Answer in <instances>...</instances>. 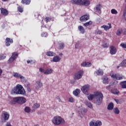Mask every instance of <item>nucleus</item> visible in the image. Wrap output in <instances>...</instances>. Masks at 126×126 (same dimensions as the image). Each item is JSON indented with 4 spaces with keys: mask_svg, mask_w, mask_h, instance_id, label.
I'll return each mask as SVG.
<instances>
[{
    "mask_svg": "<svg viewBox=\"0 0 126 126\" xmlns=\"http://www.w3.org/2000/svg\"><path fill=\"white\" fill-rule=\"evenodd\" d=\"M52 123L55 126H60V125H64L65 121L62 117L56 116L53 118Z\"/></svg>",
    "mask_w": 126,
    "mask_h": 126,
    "instance_id": "f257e3e1",
    "label": "nucleus"
},
{
    "mask_svg": "<svg viewBox=\"0 0 126 126\" xmlns=\"http://www.w3.org/2000/svg\"><path fill=\"white\" fill-rule=\"evenodd\" d=\"M12 93L13 94H20L21 95L25 94V90L21 85H17L16 88L13 89Z\"/></svg>",
    "mask_w": 126,
    "mask_h": 126,
    "instance_id": "f03ea898",
    "label": "nucleus"
},
{
    "mask_svg": "<svg viewBox=\"0 0 126 126\" xmlns=\"http://www.w3.org/2000/svg\"><path fill=\"white\" fill-rule=\"evenodd\" d=\"M71 2L74 4H80V5H85V6L90 4L89 0H71Z\"/></svg>",
    "mask_w": 126,
    "mask_h": 126,
    "instance_id": "7ed1b4c3",
    "label": "nucleus"
},
{
    "mask_svg": "<svg viewBox=\"0 0 126 126\" xmlns=\"http://www.w3.org/2000/svg\"><path fill=\"white\" fill-rule=\"evenodd\" d=\"M102 100H103V94H102V93L96 92L94 103H96V105H101Z\"/></svg>",
    "mask_w": 126,
    "mask_h": 126,
    "instance_id": "20e7f679",
    "label": "nucleus"
},
{
    "mask_svg": "<svg viewBox=\"0 0 126 126\" xmlns=\"http://www.w3.org/2000/svg\"><path fill=\"white\" fill-rule=\"evenodd\" d=\"M84 74V72L83 70H81L75 73L74 75V79L75 80H79L81 78H82L83 75Z\"/></svg>",
    "mask_w": 126,
    "mask_h": 126,
    "instance_id": "39448f33",
    "label": "nucleus"
},
{
    "mask_svg": "<svg viewBox=\"0 0 126 126\" xmlns=\"http://www.w3.org/2000/svg\"><path fill=\"white\" fill-rule=\"evenodd\" d=\"M89 89H90V85H85L81 88L82 92L85 95H89V93L88 92Z\"/></svg>",
    "mask_w": 126,
    "mask_h": 126,
    "instance_id": "423d86ee",
    "label": "nucleus"
},
{
    "mask_svg": "<svg viewBox=\"0 0 126 126\" xmlns=\"http://www.w3.org/2000/svg\"><path fill=\"white\" fill-rule=\"evenodd\" d=\"M18 56V54L16 52H14L12 53V56L11 58L8 60V63H13L15 60V59L17 58Z\"/></svg>",
    "mask_w": 126,
    "mask_h": 126,
    "instance_id": "0eeeda50",
    "label": "nucleus"
},
{
    "mask_svg": "<svg viewBox=\"0 0 126 126\" xmlns=\"http://www.w3.org/2000/svg\"><path fill=\"white\" fill-rule=\"evenodd\" d=\"M111 77L112 78H114L117 80H122L123 79V76H121V75L119 74H110Z\"/></svg>",
    "mask_w": 126,
    "mask_h": 126,
    "instance_id": "6e6552de",
    "label": "nucleus"
},
{
    "mask_svg": "<svg viewBox=\"0 0 126 126\" xmlns=\"http://www.w3.org/2000/svg\"><path fill=\"white\" fill-rule=\"evenodd\" d=\"M86 112H87L86 109L82 107L80 108V110H79V112L80 114V117L81 118V119H82V118H83V116H84V114L86 113Z\"/></svg>",
    "mask_w": 126,
    "mask_h": 126,
    "instance_id": "1a4fd4ad",
    "label": "nucleus"
},
{
    "mask_svg": "<svg viewBox=\"0 0 126 126\" xmlns=\"http://www.w3.org/2000/svg\"><path fill=\"white\" fill-rule=\"evenodd\" d=\"M26 102V98L23 97H18V104L22 105Z\"/></svg>",
    "mask_w": 126,
    "mask_h": 126,
    "instance_id": "9d476101",
    "label": "nucleus"
},
{
    "mask_svg": "<svg viewBox=\"0 0 126 126\" xmlns=\"http://www.w3.org/2000/svg\"><path fill=\"white\" fill-rule=\"evenodd\" d=\"M2 118H3L5 121H8L9 119V113L7 112H4L2 114Z\"/></svg>",
    "mask_w": 126,
    "mask_h": 126,
    "instance_id": "9b49d317",
    "label": "nucleus"
},
{
    "mask_svg": "<svg viewBox=\"0 0 126 126\" xmlns=\"http://www.w3.org/2000/svg\"><path fill=\"white\" fill-rule=\"evenodd\" d=\"M117 53V48L114 46L110 47V54L111 55H116Z\"/></svg>",
    "mask_w": 126,
    "mask_h": 126,
    "instance_id": "f8f14e48",
    "label": "nucleus"
},
{
    "mask_svg": "<svg viewBox=\"0 0 126 126\" xmlns=\"http://www.w3.org/2000/svg\"><path fill=\"white\" fill-rule=\"evenodd\" d=\"M81 66L84 67H90L92 66V63L89 62H84L81 63Z\"/></svg>",
    "mask_w": 126,
    "mask_h": 126,
    "instance_id": "ddd939ff",
    "label": "nucleus"
},
{
    "mask_svg": "<svg viewBox=\"0 0 126 126\" xmlns=\"http://www.w3.org/2000/svg\"><path fill=\"white\" fill-rule=\"evenodd\" d=\"M88 19H89V15H84L80 18V20L82 21V22H85V21H87Z\"/></svg>",
    "mask_w": 126,
    "mask_h": 126,
    "instance_id": "4468645a",
    "label": "nucleus"
},
{
    "mask_svg": "<svg viewBox=\"0 0 126 126\" xmlns=\"http://www.w3.org/2000/svg\"><path fill=\"white\" fill-rule=\"evenodd\" d=\"M0 10L1 14L4 16H7V15H8V11L6 10V9L4 8H0Z\"/></svg>",
    "mask_w": 126,
    "mask_h": 126,
    "instance_id": "2eb2a0df",
    "label": "nucleus"
},
{
    "mask_svg": "<svg viewBox=\"0 0 126 126\" xmlns=\"http://www.w3.org/2000/svg\"><path fill=\"white\" fill-rule=\"evenodd\" d=\"M13 43V40L10 38H6L5 40V45L7 47L10 46V44H12Z\"/></svg>",
    "mask_w": 126,
    "mask_h": 126,
    "instance_id": "dca6fc26",
    "label": "nucleus"
},
{
    "mask_svg": "<svg viewBox=\"0 0 126 126\" xmlns=\"http://www.w3.org/2000/svg\"><path fill=\"white\" fill-rule=\"evenodd\" d=\"M108 26L104 25L101 27V28H103L105 31H108V30L112 28V24L111 23H108Z\"/></svg>",
    "mask_w": 126,
    "mask_h": 126,
    "instance_id": "f3484780",
    "label": "nucleus"
},
{
    "mask_svg": "<svg viewBox=\"0 0 126 126\" xmlns=\"http://www.w3.org/2000/svg\"><path fill=\"white\" fill-rule=\"evenodd\" d=\"M95 9L96 10V12H98L99 14H101V9H102V5H101V4H98L95 6Z\"/></svg>",
    "mask_w": 126,
    "mask_h": 126,
    "instance_id": "a211bd4d",
    "label": "nucleus"
},
{
    "mask_svg": "<svg viewBox=\"0 0 126 126\" xmlns=\"http://www.w3.org/2000/svg\"><path fill=\"white\" fill-rule=\"evenodd\" d=\"M53 71H54L53 69L48 68L44 71V74L46 75L52 74V73H53Z\"/></svg>",
    "mask_w": 126,
    "mask_h": 126,
    "instance_id": "6ab92c4d",
    "label": "nucleus"
},
{
    "mask_svg": "<svg viewBox=\"0 0 126 126\" xmlns=\"http://www.w3.org/2000/svg\"><path fill=\"white\" fill-rule=\"evenodd\" d=\"M25 87L27 88V91L28 93L31 92V91L32 90V89H31V85H30V83H25Z\"/></svg>",
    "mask_w": 126,
    "mask_h": 126,
    "instance_id": "aec40b11",
    "label": "nucleus"
},
{
    "mask_svg": "<svg viewBox=\"0 0 126 126\" xmlns=\"http://www.w3.org/2000/svg\"><path fill=\"white\" fill-rule=\"evenodd\" d=\"M39 108H40V103H35L32 106V109L33 111L37 110V109H39Z\"/></svg>",
    "mask_w": 126,
    "mask_h": 126,
    "instance_id": "412c9836",
    "label": "nucleus"
},
{
    "mask_svg": "<svg viewBox=\"0 0 126 126\" xmlns=\"http://www.w3.org/2000/svg\"><path fill=\"white\" fill-rule=\"evenodd\" d=\"M52 61L53 62V63H59V62L61 61V58L60 57V56H58L54 57Z\"/></svg>",
    "mask_w": 126,
    "mask_h": 126,
    "instance_id": "4be33fe9",
    "label": "nucleus"
},
{
    "mask_svg": "<svg viewBox=\"0 0 126 126\" xmlns=\"http://www.w3.org/2000/svg\"><path fill=\"white\" fill-rule=\"evenodd\" d=\"M73 94L76 97H77L79 94H80V89H76L75 91L73 92Z\"/></svg>",
    "mask_w": 126,
    "mask_h": 126,
    "instance_id": "5701e85b",
    "label": "nucleus"
},
{
    "mask_svg": "<svg viewBox=\"0 0 126 126\" xmlns=\"http://www.w3.org/2000/svg\"><path fill=\"white\" fill-rule=\"evenodd\" d=\"M10 103L13 104H15L16 103L18 104V97H14L11 100Z\"/></svg>",
    "mask_w": 126,
    "mask_h": 126,
    "instance_id": "b1692460",
    "label": "nucleus"
},
{
    "mask_svg": "<svg viewBox=\"0 0 126 126\" xmlns=\"http://www.w3.org/2000/svg\"><path fill=\"white\" fill-rule=\"evenodd\" d=\"M96 97V93H95L94 94H90L88 96V99L90 101H92L94 98Z\"/></svg>",
    "mask_w": 126,
    "mask_h": 126,
    "instance_id": "393cba45",
    "label": "nucleus"
},
{
    "mask_svg": "<svg viewBox=\"0 0 126 126\" xmlns=\"http://www.w3.org/2000/svg\"><path fill=\"white\" fill-rule=\"evenodd\" d=\"M101 79L103 81V84L107 85L109 83V78H108V77H102Z\"/></svg>",
    "mask_w": 126,
    "mask_h": 126,
    "instance_id": "a878e982",
    "label": "nucleus"
},
{
    "mask_svg": "<svg viewBox=\"0 0 126 126\" xmlns=\"http://www.w3.org/2000/svg\"><path fill=\"white\" fill-rule=\"evenodd\" d=\"M78 29L81 34H84V33H85V30L82 26H79L78 27Z\"/></svg>",
    "mask_w": 126,
    "mask_h": 126,
    "instance_id": "bb28decb",
    "label": "nucleus"
},
{
    "mask_svg": "<svg viewBox=\"0 0 126 126\" xmlns=\"http://www.w3.org/2000/svg\"><path fill=\"white\" fill-rule=\"evenodd\" d=\"M114 109V103L113 102H110L109 103L107 106V110L109 111H112Z\"/></svg>",
    "mask_w": 126,
    "mask_h": 126,
    "instance_id": "cd10ccee",
    "label": "nucleus"
},
{
    "mask_svg": "<svg viewBox=\"0 0 126 126\" xmlns=\"http://www.w3.org/2000/svg\"><path fill=\"white\" fill-rule=\"evenodd\" d=\"M95 73L97 75H103L104 74V71L101 69H98L95 71Z\"/></svg>",
    "mask_w": 126,
    "mask_h": 126,
    "instance_id": "c85d7f7f",
    "label": "nucleus"
},
{
    "mask_svg": "<svg viewBox=\"0 0 126 126\" xmlns=\"http://www.w3.org/2000/svg\"><path fill=\"white\" fill-rule=\"evenodd\" d=\"M36 88L39 89V88H41L43 86V84L41 82V81H37L36 82Z\"/></svg>",
    "mask_w": 126,
    "mask_h": 126,
    "instance_id": "c756f323",
    "label": "nucleus"
},
{
    "mask_svg": "<svg viewBox=\"0 0 126 126\" xmlns=\"http://www.w3.org/2000/svg\"><path fill=\"white\" fill-rule=\"evenodd\" d=\"M13 76L14 77H15L16 78H20L21 76H22L21 74L17 73V72H14L12 74Z\"/></svg>",
    "mask_w": 126,
    "mask_h": 126,
    "instance_id": "7c9ffc66",
    "label": "nucleus"
},
{
    "mask_svg": "<svg viewBox=\"0 0 126 126\" xmlns=\"http://www.w3.org/2000/svg\"><path fill=\"white\" fill-rule=\"evenodd\" d=\"M113 110V113H114L115 115H119V114H120V110H119V108H118V107H115Z\"/></svg>",
    "mask_w": 126,
    "mask_h": 126,
    "instance_id": "2f4dec72",
    "label": "nucleus"
},
{
    "mask_svg": "<svg viewBox=\"0 0 126 126\" xmlns=\"http://www.w3.org/2000/svg\"><path fill=\"white\" fill-rule=\"evenodd\" d=\"M56 54L52 51H48L46 53V55L48 56L49 57H53Z\"/></svg>",
    "mask_w": 126,
    "mask_h": 126,
    "instance_id": "473e14b6",
    "label": "nucleus"
},
{
    "mask_svg": "<svg viewBox=\"0 0 126 126\" xmlns=\"http://www.w3.org/2000/svg\"><path fill=\"white\" fill-rule=\"evenodd\" d=\"M120 85H121L122 88H126V81L120 82Z\"/></svg>",
    "mask_w": 126,
    "mask_h": 126,
    "instance_id": "72a5a7b5",
    "label": "nucleus"
},
{
    "mask_svg": "<svg viewBox=\"0 0 126 126\" xmlns=\"http://www.w3.org/2000/svg\"><path fill=\"white\" fill-rule=\"evenodd\" d=\"M30 2H31V0H22V3H25V4H30Z\"/></svg>",
    "mask_w": 126,
    "mask_h": 126,
    "instance_id": "f704fd0d",
    "label": "nucleus"
},
{
    "mask_svg": "<svg viewBox=\"0 0 126 126\" xmlns=\"http://www.w3.org/2000/svg\"><path fill=\"white\" fill-rule=\"evenodd\" d=\"M86 105L89 107L91 109H92L93 108V106H92V104L89 101H86Z\"/></svg>",
    "mask_w": 126,
    "mask_h": 126,
    "instance_id": "c9c22d12",
    "label": "nucleus"
},
{
    "mask_svg": "<svg viewBox=\"0 0 126 126\" xmlns=\"http://www.w3.org/2000/svg\"><path fill=\"white\" fill-rule=\"evenodd\" d=\"M96 126H102V122L100 120H97L95 122Z\"/></svg>",
    "mask_w": 126,
    "mask_h": 126,
    "instance_id": "e433bc0d",
    "label": "nucleus"
},
{
    "mask_svg": "<svg viewBox=\"0 0 126 126\" xmlns=\"http://www.w3.org/2000/svg\"><path fill=\"white\" fill-rule=\"evenodd\" d=\"M122 32L123 30L122 29H119L116 32V35L120 36V35H122Z\"/></svg>",
    "mask_w": 126,
    "mask_h": 126,
    "instance_id": "4c0bfd02",
    "label": "nucleus"
},
{
    "mask_svg": "<svg viewBox=\"0 0 126 126\" xmlns=\"http://www.w3.org/2000/svg\"><path fill=\"white\" fill-rule=\"evenodd\" d=\"M90 25H92V21H91L84 24V26L86 27H87V26H90Z\"/></svg>",
    "mask_w": 126,
    "mask_h": 126,
    "instance_id": "58836bf2",
    "label": "nucleus"
},
{
    "mask_svg": "<svg viewBox=\"0 0 126 126\" xmlns=\"http://www.w3.org/2000/svg\"><path fill=\"white\" fill-rule=\"evenodd\" d=\"M31 111V109H30V107L28 106H26L25 108V112H26V113H30Z\"/></svg>",
    "mask_w": 126,
    "mask_h": 126,
    "instance_id": "ea45409f",
    "label": "nucleus"
},
{
    "mask_svg": "<svg viewBox=\"0 0 126 126\" xmlns=\"http://www.w3.org/2000/svg\"><path fill=\"white\" fill-rule=\"evenodd\" d=\"M58 48L59 50H63V48H64V44L63 43L59 44V46Z\"/></svg>",
    "mask_w": 126,
    "mask_h": 126,
    "instance_id": "a19ab883",
    "label": "nucleus"
},
{
    "mask_svg": "<svg viewBox=\"0 0 126 126\" xmlns=\"http://www.w3.org/2000/svg\"><path fill=\"white\" fill-rule=\"evenodd\" d=\"M120 66H126V60H124L120 64Z\"/></svg>",
    "mask_w": 126,
    "mask_h": 126,
    "instance_id": "79ce46f5",
    "label": "nucleus"
},
{
    "mask_svg": "<svg viewBox=\"0 0 126 126\" xmlns=\"http://www.w3.org/2000/svg\"><path fill=\"white\" fill-rule=\"evenodd\" d=\"M22 82H23V83H25L26 82V78H25V77H24V76H21V77H20Z\"/></svg>",
    "mask_w": 126,
    "mask_h": 126,
    "instance_id": "37998d69",
    "label": "nucleus"
},
{
    "mask_svg": "<svg viewBox=\"0 0 126 126\" xmlns=\"http://www.w3.org/2000/svg\"><path fill=\"white\" fill-rule=\"evenodd\" d=\"M111 12L112 14H118V11L115 9H112L111 10Z\"/></svg>",
    "mask_w": 126,
    "mask_h": 126,
    "instance_id": "c03bdc74",
    "label": "nucleus"
},
{
    "mask_svg": "<svg viewBox=\"0 0 126 126\" xmlns=\"http://www.w3.org/2000/svg\"><path fill=\"white\" fill-rule=\"evenodd\" d=\"M90 126H96L95 121H91L89 123Z\"/></svg>",
    "mask_w": 126,
    "mask_h": 126,
    "instance_id": "a18cd8bd",
    "label": "nucleus"
},
{
    "mask_svg": "<svg viewBox=\"0 0 126 126\" xmlns=\"http://www.w3.org/2000/svg\"><path fill=\"white\" fill-rule=\"evenodd\" d=\"M68 101L70 103H73V102H74V101H75V99H74V98L72 97H71L70 98H69Z\"/></svg>",
    "mask_w": 126,
    "mask_h": 126,
    "instance_id": "49530a36",
    "label": "nucleus"
},
{
    "mask_svg": "<svg viewBox=\"0 0 126 126\" xmlns=\"http://www.w3.org/2000/svg\"><path fill=\"white\" fill-rule=\"evenodd\" d=\"M18 10L19 12H23V8L21 7L20 6L18 7Z\"/></svg>",
    "mask_w": 126,
    "mask_h": 126,
    "instance_id": "de8ad7c7",
    "label": "nucleus"
},
{
    "mask_svg": "<svg viewBox=\"0 0 126 126\" xmlns=\"http://www.w3.org/2000/svg\"><path fill=\"white\" fill-rule=\"evenodd\" d=\"M121 47H122L124 49H126V43H122L120 44Z\"/></svg>",
    "mask_w": 126,
    "mask_h": 126,
    "instance_id": "09e8293b",
    "label": "nucleus"
},
{
    "mask_svg": "<svg viewBox=\"0 0 126 126\" xmlns=\"http://www.w3.org/2000/svg\"><path fill=\"white\" fill-rule=\"evenodd\" d=\"M51 18L49 17H46L45 18V21H46V23H48L50 21H51Z\"/></svg>",
    "mask_w": 126,
    "mask_h": 126,
    "instance_id": "8fccbe9b",
    "label": "nucleus"
},
{
    "mask_svg": "<svg viewBox=\"0 0 126 126\" xmlns=\"http://www.w3.org/2000/svg\"><path fill=\"white\" fill-rule=\"evenodd\" d=\"M5 58V56L3 55H0V61H1V60H4Z\"/></svg>",
    "mask_w": 126,
    "mask_h": 126,
    "instance_id": "3c124183",
    "label": "nucleus"
},
{
    "mask_svg": "<svg viewBox=\"0 0 126 126\" xmlns=\"http://www.w3.org/2000/svg\"><path fill=\"white\" fill-rule=\"evenodd\" d=\"M113 93V94H115L117 95V94H119V93H120V92H119V91H118V90H114V92Z\"/></svg>",
    "mask_w": 126,
    "mask_h": 126,
    "instance_id": "603ef678",
    "label": "nucleus"
},
{
    "mask_svg": "<svg viewBox=\"0 0 126 126\" xmlns=\"http://www.w3.org/2000/svg\"><path fill=\"white\" fill-rule=\"evenodd\" d=\"M48 36V34L47 33H44L41 34L42 37H47Z\"/></svg>",
    "mask_w": 126,
    "mask_h": 126,
    "instance_id": "864d4df0",
    "label": "nucleus"
},
{
    "mask_svg": "<svg viewBox=\"0 0 126 126\" xmlns=\"http://www.w3.org/2000/svg\"><path fill=\"white\" fill-rule=\"evenodd\" d=\"M123 16H126V4L125 5V11L124 12Z\"/></svg>",
    "mask_w": 126,
    "mask_h": 126,
    "instance_id": "5fc2aeb1",
    "label": "nucleus"
},
{
    "mask_svg": "<svg viewBox=\"0 0 126 126\" xmlns=\"http://www.w3.org/2000/svg\"><path fill=\"white\" fill-rule=\"evenodd\" d=\"M39 71H40V72H45V70H44V69L42 68H39Z\"/></svg>",
    "mask_w": 126,
    "mask_h": 126,
    "instance_id": "6e6d98bb",
    "label": "nucleus"
},
{
    "mask_svg": "<svg viewBox=\"0 0 126 126\" xmlns=\"http://www.w3.org/2000/svg\"><path fill=\"white\" fill-rule=\"evenodd\" d=\"M102 46L104 48H108V44L106 43H104Z\"/></svg>",
    "mask_w": 126,
    "mask_h": 126,
    "instance_id": "4d7b16f0",
    "label": "nucleus"
},
{
    "mask_svg": "<svg viewBox=\"0 0 126 126\" xmlns=\"http://www.w3.org/2000/svg\"><path fill=\"white\" fill-rule=\"evenodd\" d=\"M97 34H98V35L102 34V31H98L96 32Z\"/></svg>",
    "mask_w": 126,
    "mask_h": 126,
    "instance_id": "13d9d810",
    "label": "nucleus"
},
{
    "mask_svg": "<svg viewBox=\"0 0 126 126\" xmlns=\"http://www.w3.org/2000/svg\"><path fill=\"white\" fill-rule=\"evenodd\" d=\"M6 126H11V124H10V123L7 122L6 125Z\"/></svg>",
    "mask_w": 126,
    "mask_h": 126,
    "instance_id": "bf43d9fd",
    "label": "nucleus"
},
{
    "mask_svg": "<svg viewBox=\"0 0 126 126\" xmlns=\"http://www.w3.org/2000/svg\"><path fill=\"white\" fill-rule=\"evenodd\" d=\"M56 98L58 100L59 102H61V98H60V96H58L56 97Z\"/></svg>",
    "mask_w": 126,
    "mask_h": 126,
    "instance_id": "052dcab7",
    "label": "nucleus"
},
{
    "mask_svg": "<svg viewBox=\"0 0 126 126\" xmlns=\"http://www.w3.org/2000/svg\"><path fill=\"white\" fill-rule=\"evenodd\" d=\"M114 100L116 102L117 104H119V103H120V101L119 100V99H114Z\"/></svg>",
    "mask_w": 126,
    "mask_h": 126,
    "instance_id": "680f3d73",
    "label": "nucleus"
},
{
    "mask_svg": "<svg viewBox=\"0 0 126 126\" xmlns=\"http://www.w3.org/2000/svg\"><path fill=\"white\" fill-rule=\"evenodd\" d=\"M27 63H32V61H27Z\"/></svg>",
    "mask_w": 126,
    "mask_h": 126,
    "instance_id": "e2e57ef3",
    "label": "nucleus"
},
{
    "mask_svg": "<svg viewBox=\"0 0 126 126\" xmlns=\"http://www.w3.org/2000/svg\"><path fill=\"white\" fill-rule=\"evenodd\" d=\"M2 73V70L1 69H0V76L1 75Z\"/></svg>",
    "mask_w": 126,
    "mask_h": 126,
    "instance_id": "0e129e2a",
    "label": "nucleus"
},
{
    "mask_svg": "<svg viewBox=\"0 0 126 126\" xmlns=\"http://www.w3.org/2000/svg\"><path fill=\"white\" fill-rule=\"evenodd\" d=\"M59 56H60L61 57H62V56H63V53H60L59 54Z\"/></svg>",
    "mask_w": 126,
    "mask_h": 126,
    "instance_id": "69168bd1",
    "label": "nucleus"
},
{
    "mask_svg": "<svg viewBox=\"0 0 126 126\" xmlns=\"http://www.w3.org/2000/svg\"><path fill=\"white\" fill-rule=\"evenodd\" d=\"M34 126H39V125H35Z\"/></svg>",
    "mask_w": 126,
    "mask_h": 126,
    "instance_id": "338daca9",
    "label": "nucleus"
},
{
    "mask_svg": "<svg viewBox=\"0 0 126 126\" xmlns=\"http://www.w3.org/2000/svg\"><path fill=\"white\" fill-rule=\"evenodd\" d=\"M125 2H126V0H125Z\"/></svg>",
    "mask_w": 126,
    "mask_h": 126,
    "instance_id": "774afa93",
    "label": "nucleus"
}]
</instances>
